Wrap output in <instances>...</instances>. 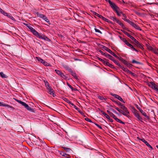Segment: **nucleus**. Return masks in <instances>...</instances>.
Here are the masks:
<instances>
[{
  "label": "nucleus",
  "instance_id": "1",
  "mask_svg": "<svg viewBox=\"0 0 158 158\" xmlns=\"http://www.w3.org/2000/svg\"><path fill=\"white\" fill-rule=\"evenodd\" d=\"M15 100L18 103L21 104L22 106H23L28 111L34 113L35 110L30 107L26 103L21 101L20 100L17 99H15Z\"/></svg>",
  "mask_w": 158,
  "mask_h": 158
},
{
  "label": "nucleus",
  "instance_id": "2",
  "mask_svg": "<svg viewBox=\"0 0 158 158\" xmlns=\"http://www.w3.org/2000/svg\"><path fill=\"white\" fill-rule=\"evenodd\" d=\"M39 39L44 40L49 42H51V40L48 38L46 36L41 33L39 34L37 31L34 35Z\"/></svg>",
  "mask_w": 158,
  "mask_h": 158
},
{
  "label": "nucleus",
  "instance_id": "3",
  "mask_svg": "<svg viewBox=\"0 0 158 158\" xmlns=\"http://www.w3.org/2000/svg\"><path fill=\"white\" fill-rule=\"evenodd\" d=\"M111 19L113 20L114 21H116V22L119 24L124 29L127 30L128 31H130V30L129 29L126 27L120 21H119L118 19H116L115 17H113V16H110L109 17Z\"/></svg>",
  "mask_w": 158,
  "mask_h": 158
},
{
  "label": "nucleus",
  "instance_id": "4",
  "mask_svg": "<svg viewBox=\"0 0 158 158\" xmlns=\"http://www.w3.org/2000/svg\"><path fill=\"white\" fill-rule=\"evenodd\" d=\"M101 46V48L104 49V50H106V51L108 52L109 53H110L113 56L115 57H118V56H117L114 52H112V51L110 49H109L107 47H106L105 46H104L100 44Z\"/></svg>",
  "mask_w": 158,
  "mask_h": 158
},
{
  "label": "nucleus",
  "instance_id": "5",
  "mask_svg": "<svg viewBox=\"0 0 158 158\" xmlns=\"http://www.w3.org/2000/svg\"><path fill=\"white\" fill-rule=\"evenodd\" d=\"M109 4L111 7L115 11L116 10L119 9L118 7L114 3L112 2L111 1H109Z\"/></svg>",
  "mask_w": 158,
  "mask_h": 158
},
{
  "label": "nucleus",
  "instance_id": "6",
  "mask_svg": "<svg viewBox=\"0 0 158 158\" xmlns=\"http://www.w3.org/2000/svg\"><path fill=\"white\" fill-rule=\"evenodd\" d=\"M36 59L39 62H40L44 65L46 66H51V65L47 62L45 61L44 60H43L40 57H36Z\"/></svg>",
  "mask_w": 158,
  "mask_h": 158
},
{
  "label": "nucleus",
  "instance_id": "7",
  "mask_svg": "<svg viewBox=\"0 0 158 158\" xmlns=\"http://www.w3.org/2000/svg\"><path fill=\"white\" fill-rule=\"evenodd\" d=\"M149 83L151 85H148L149 86L155 90L156 91L158 92V85H156L154 82H150Z\"/></svg>",
  "mask_w": 158,
  "mask_h": 158
},
{
  "label": "nucleus",
  "instance_id": "8",
  "mask_svg": "<svg viewBox=\"0 0 158 158\" xmlns=\"http://www.w3.org/2000/svg\"><path fill=\"white\" fill-rule=\"evenodd\" d=\"M134 115L141 122H143L142 121L143 118L141 117L139 115V114L138 113V111L136 110L135 109L134 110Z\"/></svg>",
  "mask_w": 158,
  "mask_h": 158
},
{
  "label": "nucleus",
  "instance_id": "9",
  "mask_svg": "<svg viewBox=\"0 0 158 158\" xmlns=\"http://www.w3.org/2000/svg\"><path fill=\"white\" fill-rule=\"evenodd\" d=\"M55 71L58 75L60 76L62 78H63L64 79H66L68 77L65 75L63 73H62L60 71L57 69H55Z\"/></svg>",
  "mask_w": 158,
  "mask_h": 158
},
{
  "label": "nucleus",
  "instance_id": "10",
  "mask_svg": "<svg viewBox=\"0 0 158 158\" xmlns=\"http://www.w3.org/2000/svg\"><path fill=\"white\" fill-rule=\"evenodd\" d=\"M135 106L136 108L144 116L148 119H149V117L147 115L146 113L144 112L143 110L138 106V105L136 104Z\"/></svg>",
  "mask_w": 158,
  "mask_h": 158
},
{
  "label": "nucleus",
  "instance_id": "11",
  "mask_svg": "<svg viewBox=\"0 0 158 158\" xmlns=\"http://www.w3.org/2000/svg\"><path fill=\"white\" fill-rule=\"evenodd\" d=\"M23 24L28 27V28L30 30V31L34 35L37 31L32 27L30 25H28L26 23H23Z\"/></svg>",
  "mask_w": 158,
  "mask_h": 158
},
{
  "label": "nucleus",
  "instance_id": "12",
  "mask_svg": "<svg viewBox=\"0 0 158 158\" xmlns=\"http://www.w3.org/2000/svg\"><path fill=\"white\" fill-rule=\"evenodd\" d=\"M38 15L40 18L43 19L48 24H50L51 23L49 22V20L48 19V18L46 17L45 15L41 14H39V15Z\"/></svg>",
  "mask_w": 158,
  "mask_h": 158
},
{
  "label": "nucleus",
  "instance_id": "13",
  "mask_svg": "<svg viewBox=\"0 0 158 158\" xmlns=\"http://www.w3.org/2000/svg\"><path fill=\"white\" fill-rule=\"evenodd\" d=\"M137 139H139V140H141L148 147H149L151 149V150H152L153 149L152 146L143 138L141 139L139 137H138Z\"/></svg>",
  "mask_w": 158,
  "mask_h": 158
},
{
  "label": "nucleus",
  "instance_id": "14",
  "mask_svg": "<svg viewBox=\"0 0 158 158\" xmlns=\"http://www.w3.org/2000/svg\"><path fill=\"white\" fill-rule=\"evenodd\" d=\"M119 106H120L121 109L123 110V111L126 114L129 115V112L127 110V108L125 106H123L122 104L119 103Z\"/></svg>",
  "mask_w": 158,
  "mask_h": 158
},
{
  "label": "nucleus",
  "instance_id": "15",
  "mask_svg": "<svg viewBox=\"0 0 158 158\" xmlns=\"http://www.w3.org/2000/svg\"><path fill=\"white\" fill-rule=\"evenodd\" d=\"M111 95L114 96V97H115V98H117L121 102L124 103H125V102L123 101V99L122 98L119 96L118 95L114 94H111Z\"/></svg>",
  "mask_w": 158,
  "mask_h": 158
},
{
  "label": "nucleus",
  "instance_id": "16",
  "mask_svg": "<svg viewBox=\"0 0 158 158\" xmlns=\"http://www.w3.org/2000/svg\"><path fill=\"white\" fill-rule=\"evenodd\" d=\"M47 89L49 90L48 93L49 94L52 95L53 97H55L56 96V94L54 92V90L51 86L49 87H47Z\"/></svg>",
  "mask_w": 158,
  "mask_h": 158
},
{
  "label": "nucleus",
  "instance_id": "17",
  "mask_svg": "<svg viewBox=\"0 0 158 158\" xmlns=\"http://www.w3.org/2000/svg\"><path fill=\"white\" fill-rule=\"evenodd\" d=\"M59 152L60 153V155L65 158H70V157L69 155L65 153V152L64 151H60Z\"/></svg>",
  "mask_w": 158,
  "mask_h": 158
},
{
  "label": "nucleus",
  "instance_id": "18",
  "mask_svg": "<svg viewBox=\"0 0 158 158\" xmlns=\"http://www.w3.org/2000/svg\"><path fill=\"white\" fill-rule=\"evenodd\" d=\"M116 109L120 113H122L123 115H124V116H127V117H129V115H128L127 114H126V113H125L124 112H123V111L122 110L120 109L119 108H118L117 107V108H116Z\"/></svg>",
  "mask_w": 158,
  "mask_h": 158
},
{
  "label": "nucleus",
  "instance_id": "19",
  "mask_svg": "<svg viewBox=\"0 0 158 158\" xmlns=\"http://www.w3.org/2000/svg\"><path fill=\"white\" fill-rule=\"evenodd\" d=\"M93 13L94 15L98 17L99 18H100L102 19L103 20L105 21V20L106 19V18L103 17L102 15H100L98 14V13H96L95 12H94V11L93 12Z\"/></svg>",
  "mask_w": 158,
  "mask_h": 158
},
{
  "label": "nucleus",
  "instance_id": "20",
  "mask_svg": "<svg viewBox=\"0 0 158 158\" xmlns=\"http://www.w3.org/2000/svg\"><path fill=\"white\" fill-rule=\"evenodd\" d=\"M131 25L133 27L135 28V29L141 31L142 30L139 27V26L138 25H136V24H135L133 22H132V23L131 24Z\"/></svg>",
  "mask_w": 158,
  "mask_h": 158
},
{
  "label": "nucleus",
  "instance_id": "21",
  "mask_svg": "<svg viewBox=\"0 0 158 158\" xmlns=\"http://www.w3.org/2000/svg\"><path fill=\"white\" fill-rule=\"evenodd\" d=\"M106 106L108 108V109L110 110L112 112H113L115 114H117L118 116H120L121 115V114L118 113L116 110H114L112 108H110V106Z\"/></svg>",
  "mask_w": 158,
  "mask_h": 158
},
{
  "label": "nucleus",
  "instance_id": "22",
  "mask_svg": "<svg viewBox=\"0 0 158 158\" xmlns=\"http://www.w3.org/2000/svg\"><path fill=\"white\" fill-rule=\"evenodd\" d=\"M5 16H6L7 17L11 19L13 21H15V20L13 16H11V15L9 13H6L5 14Z\"/></svg>",
  "mask_w": 158,
  "mask_h": 158
},
{
  "label": "nucleus",
  "instance_id": "23",
  "mask_svg": "<svg viewBox=\"0 0 158 158\" xmlns=\"http://www.w3.org/2000/svg\"><path fill=\"white\" fill-rule=\"evenodd\" d=\"M0 106H4L6 107H7V108H12V106H10L7 104L3 103L1 102H0Z\"/></svg>",
  "mask_w": 158,
  "mask_h": 158
},
{
  "label": "nucleus",
  "instance_id": "24",
  "mask_svg": "<svg viewBox=\"0 0 158 158\" xmlns=\"http://www.w3.org/2000/svg\"><path fill=\"white\" fill-rule=\"evenodd\" d=\"M105 56L107 57L108 58H109L110 60H111L112 61H113L114 60V58L112 56H111L110 54L107 53V54H105Z\"/></svg>",
  "mask_w": 158,
  "mask_h": 158
},
{
  "label": "nucleus",
  "instance_id": "25",
  "mask_svg": "<svg viewBox=\"0 0 158 158\" xmlns=\"http://www.w3.org/2000/svg\"><path fill=\"white\" fill-rule=\"evenodd\" d=\"M125 34L127 35L128 37H129L132 40H135V39L132 36L130 35L128 32H124Z\"/></svg>",
  "mask_w": 158,
  "mask_h": 158
},
{
  "label": "nucleus",
  "instance_id": "26",
  "mask_svg": "<svg viewBox=\"0 0 158 158\" xmlns=\"http://www.w3.org/2000/svg\"><path fill=\"white\" fill-rule=\"evenodd\" d=\"M117 59H118L119 60L121 61L124 64L125 63V62H126V61L125 60L123 59V58L121 57H119L118 56V57H115Z\"/></svg>",
  "mask_w": 158,
  "mask_h": 158
},
{
  "label": "nucleus",
  "instance_id": "27",
  "mask_svg": "<svg viewBox=\"0 0 158 158\" xmlns=\"http://www.w3.org/2000/svg\"><path fill=\"white\" fill-rule=\"evenodd\" d=\"M44 82L45 83V85L46 87V88H47V87H49L51 86H50L49 83L47 80H45L44 81Z\"/></svg>",
  "mask_w": 158,
  "mask_h": 158
},
{
  "label": "nucleus",
  "instance_id": "28",
  "mask_svg": "<svg viewBox=\"0 0 158 158\" xmlns=\"http://www.w3.org/2000/svg\"><path fill=\"white\" fill-rule=\"evenodd\" d=\"M127 73H129L131 75V76L133 77H135L136 76V74L132 72L131 71L129 70H128L127 72H126Z\"/></svg>",
  "mask_w": 158,
  "mask_h": 158
},
{
  "label": "nucleus",
  "instance_id": "29",
  "mask_svg": "<svg viewBox=\"0 0 158 158\" xmlns=\"http://www.w3.org/2000/svg\"><path fill=\"white\" fill-rule=\"evenodd\" d=\"M132 63H136L137 64H142V63L141 62H139L135 60H133L132 61Z\"/></svg>",
  "mask_w": 158,
  "mask_h": 158
},
{
  "label": "nucleus",
  "instance_id": "30",
  "mask_svg": "<svg viewBox=\"0 0 158 158\" xmlns=\"http://www.w3.org/2000/svg\"><path fill=\"white\" fill-rule=\"evenodd\" d=\"M124 64H125L127 66V67L129 68L131 67V66H132V65L131 64L129 63L127 61H126V62H125V63Z\"/></svg>",
  "mask_w": 158,
  "mask_h": 158
},
{
  "label": "nucleus",
  "instance_id": "31",
  "mask_svg": "<svg viewBox=\"0 0 158 158\" xmlns=\"http://www.w3.org/2000/svg\"><path fill=\"white\" fill-rule=\"evenodd\" d=\"M0 75L1 77L2 78H6L7 77V76L2 72H1L0 73Z\"/></svg>",
  "mask_w": 158,
  "mask_h": 158
},
{
  "label": "nucleus",
  "instance_id": "32",
  "mask_svg": "<svg viewBox=\"0 0 158 158\" xmlns=\"http://www.w3.org/2000/svg\"><path fill=\"white\" fill-rule=\"evenodd\" d=\"M120 38L126 44H127L128 42L127 40L124 38H122V37L120 36Z\"/></svg>",
  "mask_w": 158,
  "mask_h": 158
},
{
  "label": "nucleus",
  "instance_id": "33",
  "mask_svg": "<svg viewBox=\"0 0 158 158\" xmlns=\"http://www.w3.org/2000/svg\"><path fill=\"white\" fill-rule=\"evenodd\" d=\"M120 38L126 44H127L128 42L127 40L124 38H122V37L120 36Z\"/></svg>",
  "mask_w": 158,
  "mask_h": 158
},
{
  "label": "nucleus",
  "instance_id": "34",
  "mask_svg": "<svg viewBox=\"0 0 158 158\" xmlns=\"http://www.w3.org/2000/svg\"><path fill=\"white\" fill-rule=\"evenodd\" d=\"M136 46L137 47L140 48L142 50L143 49V47L142 45L140 43H139V44H137V45Z\"/></svg>",
  "mask_w": 158,
  "mask_h": 158
},
{
  "label": "nucleus",
  "instance_id": "35",
  "mask_svg": "<svg viewBox=\"0 0 158 158\" xmlns=\"http://www.w3.org/2000/svg\"><path fill=\"white\" fill-rule=\"evenodd\" d=\"M120 68L124 72H127L128 69L127 68H125L124 67L122 66V65Z\"/></svg>",
  "mask_w": 158,
  "mask_h": 158
},
{
  "label": "nucleus",
  "instance_id": "36",
  "mask_svg": "<svg viewBox=\"0 0 158 158\" xmlns=\"http://www.w3.org/2000/svg\"><path fill=\"white\" fill-rule=\"evenodd\" d=\"M116 64L118 65L120 67L121 66V65L116 60H114L113 61Z\"/></svg>",
  "mask_w": 158,
  "mask_h": 158
},
{
  "label": "nucleus",
  "instance_id": "37",
  "mask_svg": "<svg viewBox=\"0 0 158 158\" xmlns=\"http://www.w3.org/2000/svg\"><path fill=\"white\" fill-rule=\"evenodd\" d=\"M98 98L101 100H105V99L102 96H98Z\"/></svg>",
  "mask_w": 158,
  "mask_h": 158
},
{
  "label": "nucleus",
  "instance_id": "38",
  "mask_svg": "<svg viewBox=\"0 0 158 158\" xmlns=\"http://www.w3.org/2000/svg\"><path fill=\"white\" fill-rule=\"evenodd\" d=\"M155 54L158 55V49L154 48L153 52Z\"/></svg>",
  "mask_w": 158,
  "mask_h": 158
},
{
  "label": "nucleus",
  "instance_id": "39",
  "mask_svg": "<svg viewBox=\"0 0 158 158\" xmlns=\"http://www.w3.org/2000/svg\"><path fill=\"white\" fill-rule=\"evenodd\" d=\"M66 152L68 153H70L72 151V150L70 148H68L66 149Z\"/></svg>",
  "mask_w": 158,
  "mask_h": 158
},
{
  "label": "nucleus",
  "instance_id": "40",
  "mask_svg": "<svg viewBox=\"0 0 158 158\" xmlns=\"http://www.w3.org/2000/svg\"><path fill=\"white\" fill-rule=\"evenodd\" d=\"M94 30H95V31L96 32H98L100 33V34H102V32L99 29H98L96 28H94Z\"/></svg>",
  "mask_w": 158,
  "mask_h": 158
},
{
  "label": "nucleus",
  "instance_id": "41",
  "mask_svg": "<svg viewBox=\"0 0 158 158\" xmlns=\"http://www.w3.org/2000/svg\"><path fill=\"white\" fill-rule=\"evenodd\" d=\"M110 115L114 119H115L116 117L115 115L112 113H111Z\"/></svg>",
  "mask_w": 158,
  "mask_h": 158
},
{
  "label": "nucleus",
  "instance_id": "42",
  "mask_svg": "<svg viewBox=\"0 0 158 158\" xmlns=\"http://www.w3.org/2000/svg\"><path fill=\"white\" fill-rule=\"evenodd\" d=\"M124 21H126L130 25L132 23V22H131V21H130V20H129V19H124Z\"/></svg>",
  "mask_w": 158,
  "mask_h": 158
},
{
  "label": "nucleus",
  "instance_id": "43",
  "mask_svg": "<svg viewBox=\"0 0 158 158\" xmlns=\"http://www.w3.org/2000/svg\"><path fill=\"white\" fill-rule=\"evenodd\" d=\"M98 51L99 52H100L102 55H104L105 56V55L106 54H107L106 52V53H103V52H102L101 50H98Z\"/></svg>",
  "mask_w": 158,
  "mask_h": 158
},
{
  "label": "nucleus",
  "instance_id": "44",
  "mask_svg": "<svg viewBox=\"0 0 158 158\" xmlns=\"http://www.w3.org/2000/svg\"><path fill=\"white\" fill-rule=\"evenodd\" d=\"M71 73V74L72 76H73V77L75 76V75H76V73L74 72L73 70L71 71V72H70Z\"/></svg>",
  "mask_w": 158,
  "mask_h": 158
},
{
  "label": "nucleus",
  "instance_id": "45",
  "mask_svg": "<svg viewBox=\"0 0 158 158\" xmlns=\"http://www.w3.org/2000/svg\"><path fill=\"white\" fill-rule=\"evenodd\" d=\"M63 100L68 103L70 102L69 100L65 98H64Z\"/></svg>",
  "mask_w": 158,
  "mask_h": 158
},
{
  "label": "nucleus",
  "instance_id": "46",
  "mask_svg": "<svg viewBox=\"0 0 158 158\" xmlns=\"http://www.w3.org/2000/svg\"><path fill=\"white\" fill-rule=\"evenodd\" d=\"M85 120L88 121V122H89L90 123H94V122H93L90 119H89V118H85Z\"/></svg>",
  "mask_w": 158,
  "mask_h": 158
},
{
  "label": "nucleus",
  "instance_id": "47",
  "mask_svg": "<svg viewBox=\"0 0 158 158\" xmlns=\"http://www.w3.org/2000/svg\"><path fill=\"white\" fill-rule=\"evenodd\" d=\"M105 21L111 24H113V23L112 22L110 21V20H109L108 19L106 18L105 20Z\"/></svg>",
  "mask_w": 158,
  "mask_h": 158
},
{
  "label": "nucleus",
  "instance_id": "48",
  "mask_svg": "<svg viewBox=\"0 0 158 158\" xmlns=\"http://www.w3.org/2000/svg\"><path fill=\"white\" fill-rule=\"evenodd\" d=\"M148 48L149 50L151 51L152 52H153V51L154 49V48H153V47H151V46L149 47Z\"/></svg>",
  "mask_w": 158,
  "mask_h": 158
},
{
  "label": "nucleus",
  "instance_id": "49",
  "mask_svg": "<svg viewBox=\"0 0 158 158\" xmlns=\"http://www.w3.org/2000/svg\"><path fill=\"white\" fill-rule=\"evenodd\" d=\"M104 116L108 119H109V118H110V116L106 113L105 114Z\"/></svg>",
  "mask_w": 158,
  "mask_h": 158
},
{
  "label": "nucleus",
  "instance_id": "50",
  "mask_svg": "<svg viewBox=\"0 0 158 158\" xmlns=\"http://www.w3.org/2000/svg\"><path fill=\"white\" fill-rule=\"evenodd\" d=\"M113 102H115V103H116V104H117L118 106H119V103L120 104H121V103L118 102V101H113Z\"/></svg>",
  "mask_w": 158,
  "mask_h": 158
},
{
  "label": "nucleus",
  "instance_id": "51",
  "mask_svg": "<svg viewBox=\"0 0 158 158\" xmlns=\"http://www.w3.org/2000/svg\"><path fill=\"white\" fill-rule=\"evenodd\" d=\"M133 41H134L135 42V44L136 45H137V44H138L139 43L137 40L135 39V40H133Z\"/></svg>",
  "mask_w": 158,
  "mask_h": 158
},
{
  "label": "nucleus",
  "instance_id": "52",
  "mask_svg": "<svg viewBox=\"0 0 158 158\" xmlns=\"http://www.w3.org/2000/svg\"><path fill=\"white\" fill-rule=\"evenodd\" d=\"M115 12L117 13L118 16H120V12L118 11V10H116Z\"/></svg>",
  "mask_w": 158,
  "mask_h": 158
},
{
  "label": "nucleus",
  "instance_id": "53",
  "mask_svg": "<svg viewBox=\"0 0 158 158\" xmlns=\"http://www.w3.org/2000/svg\"><path fill=\"white\" fill-rule=\"evenodd\" d=\"M67 85L71 89V90L73 89V87L71 86L69 83H67Z\"/></svg>",
  "mask_w": 158,
  "mask_h": 158
},
{
  "label": "nucleus",
  "instance_id": "54",
  "mask_svg": "<svg viewBox=\"0 0 158 158\" xmlns=\"http://www.w3.org/2000/svg\"><path fill=\"white\" fill-rule=\"evenodd\" d=\"M108 66H109L110 68H113V69L114 68V65L111 64H109Z\"/></svg>",
  "mask_w": 158,
  "mask_h": 158
},
{
  "label": "nucleus",
  "instance_id": "55",
  "mask_svg": "<svg viewBox=\"0 0 158 158\" xmlns=\"http://www.w3.org/2000/svg\"><path fill=\"white\" fill-rule=\"evenodd\" d=\"M61 147L62 148H63L65 151H66V149L67 148L65 147L64 146V145L61 146Z\"/></svg>",
  "mask_w": 158,
  "mask_h": 158
},
{
  "label": "nucleus",
  "instance_id": "56",
  "mask_svg": "<svg viewBox=\"0 0 158 158\" xmlns=\"http://www.w3.org/2000/svg\"><path fill=\"white\" fill-rule=\"evenodd\" d=\"M66 70H67L69 72H71V71L72 70L71 68L69 67H68V68L66 69Z\"/></svg>",
  "mask_w": 158,
  "mask_h": 158
},
{
  "label": "nucleus",
  "instance_id": "57",
  "mask_svg": "<svg viewBox=\"0 0 158 158\" xmlns=\"http://www.w3.org/2000/svg\"><path fill=\"white\" fill-rule=\"evenodd\" d=\"M66 70H67L69 72H71V71L72 70L71 68L69 67H68V68L66 69Z\"/></svg>",
  "mask_w": 158,
  "mask_h": 158
},
{
  "label": "nucleus",
  "instance_id": "58",
  "mask_svg": "<svg viewBox=\"0 0 158 158\" xmlns=\"http://www.w3.org/2000/svg\"><path fill=\"white\" fill-rule=\"evenodd\" d=\"M2 14H3L4 16L5 15V14L6 13V12H5L3 10L2 11L0 12Z\"/></svg>",
  "mask_w": 158,
  "mask_h": 158
},
{
  "label": "nucleus",
  "instance_id": "59",
  "mask_svg": "<svg viewBox=\"0 0 158 158\" xmlns=\"http://www.w3.org/2000/svg\"><path fill=\"white\" fill-rule=\"evenodd\" d=\"M117 122L119 123L120 120L117 117L114 119Z\"/></svg>",
  "mask_w": 158,
  "mask_h": 158
},
{
  "label": "nucleus",
  "instance_id": "60",
  "mask_svg": "<svg viewBox=\"0 0 158 158\" xmlns=\"http://www.w3.org/2000/svg\"><path fill=\"white\" fill-rule=\"evenodd\" d=\"M69 104V105H72V106H73V107H74V106H75V105H74L73 103H72L71 101H70V102H69V103H68Z\"/></svg>",
  "mask_w": 158,
  "mask_h": 158
},
{
  "label": "nucleus",
  "instance_id": "61",
  "mask_svg": "<svg viewBox=\"0 0 158 158\" xmlns=\"http://www.w3.org/2000/svg\"><path fill=\"white\" fill-rule=\"evenodd\" d=\"M63 67L66 69L68 68V66H67V65H66L65 64H63Z\"/></svg>",
  "mask_w": 158,
  "mask_h": 158
},
{
  "label": "nucleus",
  "instance_id": "62",
  "mask_svg": "<svg viewBox=\"0 0 158 158\" xmlns=\"http://www.w3.org/2000/svg\"><path fill=\"white\" fill-rule=\"evenodd\" d=\"M99 110L101 111L102 114H103V115H104L105 114H106L102 110H101L99 109Z\"/></svg>",
  "mask_w": 158,
  "mask_h": 158
},
{
  "label": "nucleus",
  "instance_id": "63",
  "mask_svg": "<svg viewBox=\"0 0 158 158\" xmlns=\"http://www.w3.org/2000/svg\"><path fill=\"white\" fill-rule=\"evenodd\" d=\"M127 46H129V47H130L131 46V45H132L131 44L129 43L128 42L127 44H126Z\"/></svg>",
  "mask_w": 158,
  "mask_h": 158
},
{
  "label": "nucleus",
  "instance_id": "64",
  "mask_svg": "<svg viewBox=\"0 0 158 158\" xmlns=\"http://www.w3.org/2000/svg\"><path fill=\"white\" fill-rule=\"evenodd\" d=\"M135 13L137 15H138L139 16L140 15V13L138 11H135Z\"/></svg>",
  "mask_w": 158,
  "mask_h": 158
}]
</instances>
